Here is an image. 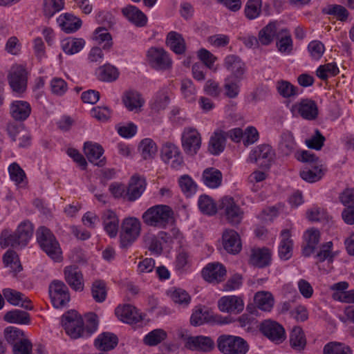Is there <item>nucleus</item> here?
<instances>
[{
    "label": "nucleus",
    "instance_id": "nucleus-38",
    "mask_svg": "<svg viewBox=\"0 0 354 354\" xmlns=\"http://www.w3.org/2000/svg\"><path fill=\"white\" fill-rule=\"evenodd\" d=\"M290 347L296 352L301 353L304 351L306 346V337L303 329L299 326H295L289 337Z\"/></svg>",
    "mask_w": 354,
    "mask_h": 354
},
{
    "label": "nucleus",
    "instance_id": "nucleus-31",
    "mask_svg": "<svg viewBox=\"0 0 354 354\" xmlns=\"http://www.w3.org/2000/svg\"><path fill=\"white\" fill-rule=\"evenodd\" d=\"M118 344V337L114 333L104 332L95 339L94 346L101 351L114 349Z\"/></svg>",
    "mask_w": 354,
    "mask_h": 354
},
{
    "label": "nucleus",
    "instance_id": "nucleus-20",
    "mask_svg": "<svg viewBox=\"0 0 354 354\" xmlns=\"http://www.w3.org/2000/svg\"><path fill=\"white\" fill-rule=\"evenodd\" d=\"M214 345V342L210 337L198 335L187 337L185 346L192 351L207 353L212 351Z\"/></svg>",
    "mask_w": 354,
    "mask_h": 354
},
{
    "label": "nucleus",
    "instance_id": "nucleus-1",
    "mask_svg": "<svg viewBox=\"0 0 354 354\" xmlns=\"http://www.w3.org/2000/svg\"><path fill=\"white\" fill-rule=\"evenodd\" d=\"M62 324L66 333L71 339L87 338L97 328L96 315H92L84 326L82 317L75 310L68 311L62 317Z\"/></svg>",
    "mask_w": 354,
    "mask_h": 354
},
{
    "label": "nucleus",
    "instance_id": "nucleus-26",
    "mask_svg": "<svg viewBox=\"0 0 354 354\" xmlns=\"http://www.w3.org/2000/svg\"><path fill=\"white\" fill-rule=\"evenodd\" d=\"M165 44L176 55H183L187 50L186 42L183 36L176 31H170L167 33Z\"/></svg>",
    "mask_w": 354,
    "mask_h": 354
},
{
    "label": "nucleus",
    "instance_id": "nucleus-58",
    "mask_svg": "<svg viewBox=\"0 0 354 354\" xmlns=\"http://www.w3.org/2000/svg\"><path fill=\"white\" fill-rule=\"evenodd\" d=\"M64 6V0H44V14L46 17L50 18L62 10Z\"/></svg>",
    "mask_w": 354,
    "mask_h": 354
},
{
    "label": "nucleus",
    "instance_id": "nucleus-44",
    "mask_svg": "<svg viewBox=\"0 0 354 354\" xmlns=\"http://www.w3.org/2000/svg\"><path fill=\"white\" fill-rule=\"evenodd\" d=\"M84 45L85 41L82 38H68L62 41V48L68 55L79 53Z\"/></svg>",
    "mask_w": 354,
    "mask_h": 354
},
{
    "label": "nucleus",
    "instance_id": "nucleus-13",
    "mask_svg": "<svg viewBox=\"0 0 354 354\" xmlns=\"http://www.w3.org/2000/svg\"><path fill=\"white\" fill-rule=\"evenodd\" d=\"M49 295L53 306L64 307L70 301V294L66 285L62 281L54 280L49 285Z\"/></svg>",
    "mask_w": 354,
    "mask_h": 354
},
{
    "label": "nucleus",
    "instance_id": "nucleus-25",
    "mask_svg": "<svg viewBox=\"0 0 354 354\" xmlns=\"http://www.w3.org/2000/svg\"><path fill=\"white\" fill-rule=\"evenodd\" d=\"M84 151L88 161L91 163L99 167L105 165V158L102 156L104 149L101 145L86 142L84 143Z\"/></svg>",
    "mask_w": 354,
    "mask_h": 354
},
{
    "label": "nucleus",
    "instance_id": "nucleus-63",
    "mask_svg": "<svg viewBox=\"0 0 354 354\" xmlns=\"http://www.w3.org/2000/svg\"><path fill=\"white\" fill-rule=\"evenodd\" d=\"M171 300L179 305L187 306L190 302L191 297L189 294L181 288H177L169 293Z\"/></svg>",
    "mask_w": 354,
    "mask_h": 354
},
{
    "label": "nucleus",
    "instance_id": "nucleus-4",
    "mask_svg": "<svg viewBox=\"0 0 354 354\" xmlns=\"http://www.w3.org/2000/svg\"><path fill=\"white\" fill-rule=\"evenodd\" d=\"M174 212L166 205H156L147 209L142 216L144 223L148 226L165 228L172 221Z\"/></svg>",
    "mask_w": 354,
    "mask_h": 354
},
{
    "label": "nucleus",
    "instance_id": "nucleus-61",
    "mask_svg": "<svg viewBox=\"0 0 354 354\" xmlns=\"http://www.w3.org/2000/svg\"><path fill=\"white\" fill-rule=\"evenodd\" d=\"M232 76H228L225 79L223 88L225 91V95L229 98H235L240 91L239 83Z\"/></svg>",
    "mask_w": 354,
    "mask_h": 354
},
{
    "label": "nucleus",
    "instance_id": "nucleus-55",
    "mask_svg": "<svg viewBox=\"0 0 354 354\" xmlns=\"http://www.w3.org/2000/svg\"><path fill=\"white\" fill-rule=\"evenodd\" d=\"M10 179L17 185L24 187L26 185V176L24 171L16 163H12L8 167Z\"/></svg>",
    "mask_w": 354,
    "mask_h": 354
},
{
    "label": "nucleus",
    "instance_id": "nucleus-36",
    "mask_svg": "<svg viewBox=\"0 0 354 354\" xmlns=\"http://www.w3.org/2000/svg\"><path fill=\"white\" fill-rule=\"evenodd\" d=\"M57 21L62 30L66 33L76 32L82 26V20L69 13L61 15Z\"/></svg>",
    "mask_w": 354,
    "mask_h": 354
},
{
    "label": "nucleus",
    "instance_id": "nucleus-16",
    "mask_svg": "<svg viewBox=\"0 0 354 354\" xmlns=\"http://www.w3.org/2000/svg\"><path fill=\"white\" fill-rule=\"evenodd\" d=\"M292 111L297 112L302 118L308 120H315L319 113L317 103L309 98L301 99L292 105Z\"/></svg>",
    "mask_w": 354,
    "mask_h": 354
},
{
    "label": "nucleus",
    "instance_id": "nucleus-14",
    "mask_svg": "<svg viewBox=\"0 0 354 354\" xmlns=\"http://www.w3.org/2000/svg\"><path fill=\"white\" fill-rule=\"evenodd\" d=\"M275 153L269 145H260L252 150L248 156V160L257 163L263 168L270 167Z\"/></svg>",
    "mask_w": 354,
    "mask_h": 354
},
{
    "label": "nucleus",
    "instance_id": "nucleus-60",
    "mask_svg": "<svg viewBox=\"0 0 354 354\" xmlns=\"http://www.w3.org/2000/svg\"><path fill=\"white\" fill-rule=\"evenodd\" d=\"M324 354H352V350L344 344L330 342L324 346Z\"/></svg>",
    "mask_w": 354,
    "mask_h": 354
},
{
    "label": "nucleus",
    "instance_id": "nucleus-52",
    "mask_svg": "<svg viewBox=\"0 0 354 354\" xmlns=\"http://www.w3.org/2000/svg\"><path fill=\"white\" fill-rule=\"evenodd\" d=\"M178 185L181 191L189 197L196 194L198 185L191 176L187 174L181 176L178 179Z\"/></svg>",
    "mask_w": 354,
    "mask_h": 354
},
{
    "label": "nucleus",
    "instance_id": "nucleus-57",
    "mask_svg": "<svg viewBox=\"0 0 354 354\" xmlns=\"http://www.w3.org/2000/svg\"><path fill=\"white\" fill-rule=\"evenodd\" d=\"M261 0H248L244 10L245 17L250 20L257 18L261 12Z\"/></svg>",
    "mask_w": 354,
    "mask_h": 354
},
{
    "label": "nucleus",
    "instance_id": "nucleus-56",
    "mask_svg": "<svg viewBox=\"0 0 354 354\" xmlns=\"http://www.w3.org/2000/svg\"><path fill=\"white\" fill-rule=\"evenodd\" d=\"M143 240L145 245L151 252L158 255L162 253V242L156 235L151 233H147L143 236Z\"/></svg>",
    "mask_w": 354,
    "mask_h": 354
},
{
    "label": "nucleus",
    "instance_id": "nucleus-35",
    "mask_svg": "<svg viewBox=\"0 0 354 354\" xmlns=\"http://www.w3.org/2000/svg\"><path fill=\"white\" fill-rule=\"evenodd\" d=\"M250 263L259 268L268 266L271 263V252L270 250L266 248L252 250Z\"/></svg>",
    "mask_w": 354,
    "mask_h": 354
},
{
    "label": "nucleus",
    "instance_id": "nucleus-19",
    "mask_svg": "<svg viewBox=\"0 0 354 354\" xmlns=\"http://www.w3.org/2000/svg\"><path fill=\"white\" fill-rule=\"evenodd\" d=\"M225 266L218 263L213 262L208 263L202 270L203 279L209 283H218L224 280L226 275Z\"/></svg>",
    "mask_w": 354,
    "mask_h": 354
},
{
    "label": "nucleus",
    "instance_id": "nucleus-7",
    "mask_svg": "<svg viewBox=\"0 0 354 354\" xmlns=\"http://www.w3.org/2000/svg\"><path fill=\"white\" fill-rule=\"evenodd\" d=\"M141 232V223L136 217H127L123 219L120 233V246L127 248L138 238Z\"/></svg>",
    "mask_w": 354,
    "mask_h": 354
},
{
    "label": "nucleus",
    "instance_id": "nucleus-37",
    "mask_svg": "<svg viewBox=\"0 0 354 354\" xmlns=\"http://www.w3.org/2000/svg\"><path fill=\"white\" fill-rule=\"evenodd\" d=\"M222 180L223 174L218 169L208 167L203 171L202 181L209 188H218L221 185Z\"/></svg>",
    "mask_w": 354,
    "mask_h": 354
},
{
    "label": "nucleus",
    "instance_id": "nucleus-34",
    "mask_svg": "<svg viewBox=\"0 0 354 354\" xmlns=\"http://www.w3.org/2000/svg\"><path fill=\"white\" fill-rule=\"evenodd\" d=\"M281 240L278 248L279 257L281 260L287 261L292 256L293 241L288 230H283L281 232Z\"/></svg>",
    "mask_w": 354,
    "mask_h": 354
},
{
    "label": "nucleus",
    "instance_id": "nucleus-10",
    "mask_svg": "<svg viewBox=\"0 0 354 354\" xmlns=\"http://www.w3.org/2000/svg\"><path fill=\"white\" fill-rule=\"evenodd\" d=\"M218 209L225 215L228 223L232 225L239 224L243 219V212L232 197H223L219 201Z\"/></svg>",
    "mask_w": 354,
    "mask_h": 354
},
{
    "label": "nucleus",
    "instance_id": "nucleus-23",
    "mask_svg": "<svg viewBox=\"0 0 354 354\" xmlns=\"http://www.w3.org/2000/svg\"><path fill=\"white\" fill-rule=\"evenodd\" d=\"M64 278L69 286L75 291H82L84 279L82 272L77 266H66L64 270Z\"/></svg>",
    "mask_w": 354,
    "mask_h": 354
},
{
    "label": "nucleus",
    "instance_id": "nucleus-41",
    "mask_svg": "<svg viewBox=\"0 0 354 354\" xmlns=\"http://www.w3.org/2000/svg\"><path fill=\"white\" fill-rule=\"evenodd\" d=\"M4 320L8 323L28 325L30 323V314L18 309L10 310L4 316Z\"/></svg>",
    "mask_w": 354,
    "mask_h": 354
},
{
    "label": "nucleus",
    "instance_id": "nucleus-39",
    "mask_svg": "<svg viewBox=\"0 0 354 354\" xmlns=\"http://www.w3.org/2000/svg\"><path fill=\"white\" fill-rule=\"evenodd\" d=\"M254 301L257 307L263 311H270L274 303L273 295L268 291H259L255 293Z\"/></svg>",
    "mask_w": 354,
    "mask_h": 354
},
{
    "label": "nucleus",
    "instance_id": "nucleus-42",
    "mask_svg": "<svg viewBox=\"0 0 354 354\" xmlns=\"http://www.w3.org/2000/svg\"><path fill=\"white\" fill-rule=\"evenodd\" d=\"M324 15H331L337 20L344 22L348 19L349 12L345 7L338 4H330L322 10Z\"/></svg>",
    "mask_w": 354,
    "mask_h": 354
},
{
    "label": "nucleus",
    "instance_id": "nucleus-62",
    "mask_svg": "<svg viewBox=\"0 0 354 354\" xmlns=\"http://www.w3.org/2000/svg\"><path fill=\"white\" fill-rule=\"evenodd\" d=\"M91 293L95 301L101 303L106 298L105 283L102 281H95L92 286Z\"/></svg>",
    "mask_w": 354,
    "mask_h": 354
},
{
    "label": "nucleus",
    "instance_id": "nucleus-11",
    "mask_svg": "<svg viewBox=\"0 0 354 354\" xmlns=\"http://www.w3.org/2000/svg\"><path fill=\"white\" fill-rule=\"evenodd\" d=\"M182 147L185 153L189 156L196 155L201 146V136L194 127H185L181 136Z\"/></svg>",
    "mask_w": 354,
    "mask_h": 354
},
{
    "label": "nucleus",
    "instance_id": "nucleus-18",
    "mask_svg": "<svg viewBox=\"0 0 354 354\" xmlns=\"http://www.w3.org/2000/svg\"><path fill=\"white\" fill-rule=\"evenodd\" d=\"M301 253L305 257L315 254L320 242V232L315 228L307 230L304 234Z\"/></svg>",
    "mask_w": 354,
    "mask_h": 354
},
{
    "label": "nucleus",
    "instance_id": "nucleus-49",
    "mask_svg": "<svg viewBox=\"0 0 354 354\" xmlns=\"http://www.w3.org/2000/svg\"><path fill=\"white\" fill-rule=\"evenodd\" d=\"M295 148L296 142L292 133L288 131L283 133L279 144V149L281 153L288 156L295 151Z\"/></svg>",
    "mask_w": 354,
    "mask_h": 354
},
{
    "label": "nucleus",
    "instance_id": "nucleus-53",
    "mask_svg": "<svg viewBox=\"0 0 354 354\" xmlns=\"http://www.w3.org/2000/svg\"><path fill=\"white\" fill-rule=\"evenodd\" d=\"M276 88L278 93L284 98L295 97L298 94V88L286 80L277 81Z\"/></svg>",
    "mask_w": 354,
    "mask_h": 354
},
{
    "label": "nucleus",
    "instance_id": "nucleus-15",
    "mask_svg": "<svg viewBox=\"0 0 354 354\" xmlns=\"http://www.w3.org/2000/svg\"><path fill=\"white\" fill-rule=\"evenodd\" d=\"M260 331L270 340L278 344L282 343L286 337L283 326L271 319H266L261 322Z\"/></svg>",
    "mask_w": 354,
    "mask_h": 354
},
{
    "label": "nucleus",
    "instance_id": "nucleus-64",
    "mask_svg": "<svg viewBox=\"0 0 354 354\" xmlns=\"http://www.w3.org/2000/svg\"><path fill=\"white\" fill-rule=\"evenodd\" d=\"M95 39L98 44L104 43L103 48H109L112 46V37L105 27H99L95 30Z\"/></svg>",
    "mask_w": 354,
    "mask_h": 354
},
{
    "label": "nucleus",
    "instance_id": "nucleus-2",
    "mask_svg": "<svg viewBox=\"0 0 354 354\" xmlns=\"http://www.w3.org/2000/svg\"><path fill=\"white\" fill-rule=\"evenodd\" d=\"M34 227L29 221L21 222L14 232L8 230L1 232L0 245L2 248L12 247L13 248H22L25 247L33 234Z\"/></svg>",
    "mask_w": 354,
    "mask_h": 354
},
{
    "label": "nucleus",
    "instance_id": "nucleus-43",
    "mask_svg": "<svg viewBox=\"0 0 354 354\" xmlns=\"http://www.w3.org/2000/svg\"><path fill=\"white\" fill-rule=\"evenodd\" d=\"M277 36V26L274 23H269L258 34V39L261 45L268 46Z\"/></svg>",
    "mask_w": 354,
    "mask_h": 354
},
{
    "label": "nucleus",
    "instance_id": "nucleus-27",
    "mask_svg": "<svg viewBox=\"0 0 354 354\" xmlns=\"http://www.w3.org/2000/svg\"><path fill=\"white\" fill-rule=\"evenodd\" d=\"M224 249L230 254H238L241 250V243L239 234L234 230H226L223 234Z\"/></svg>",
    "mask_w": 354,
    "mask_h": 354
},
{
    "label": "nucleus",
    "instance_id": "nucleus-33",
    "mask_svg": "<svg viewBox=\"0 0 354 354\" xmlns=\"http://www.w3.org/2000/svg\"><path fill=\"white\" fill-rule=\"evenodd\" d=\"M227 134L223 130H216L210 137L208 150L213 155H219L225 147Z\"/></svg>",
    "mask_w": 354,
    "mask_h": 354
},
{
    "label": "nucleus",
    "instance_id": "nucleus-30",
    "mask_svg": "<svg viewBox=\"0 0 354 354\" xmlns=\"http://www.w3.org/2000/svg\"><path fill=\"white\" fill-rule=\"evenodd\" d=\"M31 106L29 102L23 100L13 101L10 106V113L16 121L26 120L31 113Z\"/></svg>",
    "mask_w": 354,
    "mask_h": 354
},
{
    "label": "nucleus",
    "instance_id": "nucleus-29",
    "mask_svg": "<svg viewBox=\"0 0 354 354\" xmlns=\"http://www.w3.org/2000/svg\"><path fill=\"white\" fill-rule=\"evenodd\" d=\"M122 15L137 27H144L147 24V17L136 6L129 5L122 9Z\"/></svg>",
    "mask_w": 354,
    "mask_h": 354
},
{
    "label": "nucleus",
    "instance_id": "nucleus-17",
    "mask_svg": "<svg viewBox=\"0 0 354 354\" xmlns=\"http://www.w3.org/2000/svg\"><path fill=\"white\" fill-rule=\"evenodd\" d=\"M216 322L219 324H228L229 318H222L221 316H214L205 307H196L190 317V322L194 326H201L205 322Z\"/></svg>",
    "mask_w": 354,
    "mask_h": 354
},
{
    "label": "nucleus",
    "instance_id": "nucleus-3",
    "mask_svg": "<svg viewBox=\"0 0 354 354\" xmlns=\"http://www.w3.org/2000/svg\"><path fill=\"white\" fill-rule=\"evenodd\" d=\"M297 159L302 162L310 165L300 171L301 178L308 183H315L319 180L324 175L325 170L319 158L309 151H301L296 155Z\"/></svg>",
    "mask_w": 354,
    "mask_h": 354
},
{
    "label": "nucleus",
    "instance_id": "nucleus-5",
    "mask_svg": "<svg viewBox=\"0 0 354 354\" xmlns=\"http://www.w3.org/2000/svg\"><path fill=\"white\" fill-rule=\"evenodd\" d=\"M37 241L41 249L55 261H60L62 250L53 232L46 227L41 226L36 232Z\"/></svg>",
    "mask_w": 354,
    "mask_h": 354
},
{
    "label": "nucleus",
    "instance_id": "nucleus-46",
    "mask_svg": "<svg viewBox=\"0 0 354 354\" xmlns=\"http://www.w3.org/2000/svg\"><path fill=\"white\" fill-rule=\"evenodd\" d=\"M169 102L167 91L160 90L153 96L150 102L151 109L155 112H160L167 108Z\"/></svg>",
    "mask_w": 354,
    "mask_h": 354
},
{
    "label": "nucleus",
    "instance_id": "nucleus-12",
    "mask_svg": "<svg viewBox=\"0 0 354 354\" xmlns=\"http://www.w3.org/2000/svg\"><path fill=\"white\" fill-rule=\"evenodd\" d=\"M8 84L13 93L21 94L26 91L28 73L24 67L20 65L11 68L8 75Z\"/></svg>",
    "mask_w": 354,
    "mask_h": 354
},
{
    "label": "nucleus",
    "instance_id": "nucleus-24",
    "mask_svg": "<svg viewBox=\"0 0 354 354\" xmlns=\"http://www.w3.org/2000/svg\"><path fill=\"white\" fill-rule=\"evenodd\" d=\"M101 220L103 228L111 238H115L119 230V218L116 213L111 209L103 212Z\"/></svg>",
    "mask_w": 354,
    "mask_h": 354
},
{
    "label": "nucleus",
    "instance_id": "nucleus-32",
    "mask_svg": "<svg viewBox=\"0 0 354 354\" xmlns=\"http://www.w3.org/2000/svg\"><path fill=\"white\" fill-rule=\"evenodd\" d=\"M115 315L120 320L129 324L138 323L141 319L136 308L130 304L118 306L115 309Z\"/></svg>",
    "mask_w": 354,
    "mask_h": 354
},
{
    "label": "nucleus",
    "instance_id": "nucleus-50",
    "mask_svg": "<svg viewBox=\"0 0 354 354\" xmlns=\"http://www.w3.org/2000/svg\"><path fill=\"white\" fill-rule=\"evenodd\" d=\"M138 149L145 160H151L157 152L156 142L151 138H145L140 142Z\"/></svg>",
    "mask_w": 354,
    "mask_h": 354
},
{
    "label": "nucleus",
    "instance_id": "nucleus-28",
    "mask_svg": "<svg viewBox=\"0 0 354 354\" xmlns=\"http://www.w3.org/2000/svg\"><path fill=\"white\" fill-rule=\"evenodd\" d=\"M146 180L144 178L133 176L126 191V197L129 201H135L142 194L146 188Z\"/></svg>",
    "mask_w": 354,
    "mask_h": 354
},
{
    "label": "nucleus",
    "instance_id": "nucleus-45",
    "mask_svg": "<svg viewBox=\"0 0 354 354\" xmlns=\"http://www.w3.org/2000/svg\"><path fill=\"white\" fill-rule=\"evenodd\" d=\"M279 35L281 37L277 41L278 50L283 54H290L293 48V42L290 32L287 29H282Z\"/></svg>",
    "mask_w": 354,
    "mask_h": 354
},
{
    "label": "nucleus",
    "instance_id": "nucleus-48",
    "mask_svg": "<svg viewBox=\"0 0 354 354\" xmlns=\"http://www.w3.org/2000/svg\"><path fill=\"white\" fill-rule=\"evenodd\" d=\"M123 102L128 110L134 111L142 106L144 100L138 92L130 91L124 94Z\"/></svg>",
    "mask_w": 354,
    "mask_h": 354
},
{
    "label": "nucleus",
    "instance_id": "nucleus-6",
    "mask_svg": "<svg viewBox=\"0 0 354 354\" xmlns=\"http://www.w3.org/2000/svg\"><path fill=\"white\" fill-rule=\"evenodd\" d=\"M216 343L218 349L223 354H246L249 350L248 342L239 336L221 335Z\"/></svg>",
    "mask_w": 354,
    "mask_h": 354
},
{
    "label": "nucleus",
    "instance_id": "nucleus-51",
    "mask_svg": "<svg viewBox=\"0 0 354 354\" xmlns=\"http://www.w3.org/2000/svg\"><path fill=\"white\" fill-rule=\"evenodd\" d=\"M198 206L200 211L209 216L214 215L218 209L213 199L206 194L201 195L198 201Z\"/></svg>",
    "mask_w": 354,
    "mask_h": 354
},
{
    "label": "nucleus",
    "instance_id": "nucleus-54",
    "mask_svg": "<svg viewBox=\"0 0 354 354\" xmlns=\"http://www.w3.org/2000/svg\"><path fill=\"white\" fill-rule=\"evenodd\" d=\"M167 337V334L163 329H154L145 336L143 342L147 346H153L164 341Z\"/></svg>",
    "mask_w": 354,
    "mask_h": 354
},
{
    "label": "nucleus",
    "instance_id": "nucleus-9",
    "mask_svg": "<svg viewBox=\"0 0 354 354\" xmlns=\"http://www.w3.org/2000/svg\"><path fill=\"white\" fill-rule=\"evenodd\" d=\"M160 157L165 164L175 170L180 169L184 165L183 157L179 147L170 142L162 145Z\"/></svg>",
    "mask_w": 354,
    "mask_h": 354
},
{
    "label": "nucleus",
    "instance_id": "nucleus-40",
    "mask_svg": "<svg viewBox=\"0 0 354 354\" xmlns=\"http://www.w3.org/2000/svg\"><path fill=\"white\" fill-rule=\"evenodd\" d=\"M119 74L118 68L110 64H105L96 71L98 80L107 82L115 81L118 78Z\"/></svg>",
    "mask_w": 354,
    "mask_h": 354
},
{
    "label": "nucleus",
    "instance_id": "nucleus-22",
    "mask_svg": "<svg viewBox=\"0 0 354 354\" xmlns=\"http://www.w3.org/2000/svg\"><path fill=\"white\" fill-rule=\"evenodd\" d=\"M223 66L232 73L230 76H232L238 82H241L245 71V65L239 56L227 55L224 59Z\"/></svg>",
    "mask_w": 354,
    "mask_h": 354
},
{
    "label": "nucleus",
    "instance_id": "nucleus-8",
    "mask_svg": "<svg viewBox=\"0 0 354 354\" xmlns=\"http://www.w3.org/2000/svg\"><path fill=\"white\" fill-rule=\"evenodd\" d=\"M148 64L156 71H165L172 67L170 54L162 47H150L146 53Z\"/></svg>",
    "mask_w": 354,
    "mask_h": 354
},
{
    "label": "nucleus",
    "instance_id": "nucleus-59",
    "mask_svg": "<svg viewBox=\"0 0 354 354\" xmlns=\"http://www.w3.org/2000/svg\"><path fill=\"white\" fill-rule=\"evenodd\" d=\"M4 337L12 346L24 337V331L15 326H8L4 330Z\"/></svg>",
    "mask_w": 354,
    "mask_h": 354
},
{
    "label": "nucleus",
    "instance_id": "nucleus-21",
    "mask_svg": "<svg viewBox=\"0 0 354 354\" xmlns=\"http://www.w3.org/2000/svg\"><path fill=\"white\" fill-rule=\"evenodd\" d=\"M218 306L222 312L238 314L243 311L244 302L239 296H224L218 300Z\"/></svg>",
    "mask_w": 354,
    "mask_h": 354
},
{
    "label": "nucleus",
    "instance_id": "nucleus-47",
    "mask_svg": "<svg viewBox=\"0 0 354 354\" xmlns=\"http://www.w3.org/2000/svg\"><path fill=\"white\" fill-rule=\"evenodd\" d=\"M333 244L331 241L326 242L321 245L319 250L315 254L314 258L316 259V264L327 261L332 263L335 258L333 252Z\"/></svg>",
    "mask_w": 354,
    "mask_h": 354
}]
</instances>
